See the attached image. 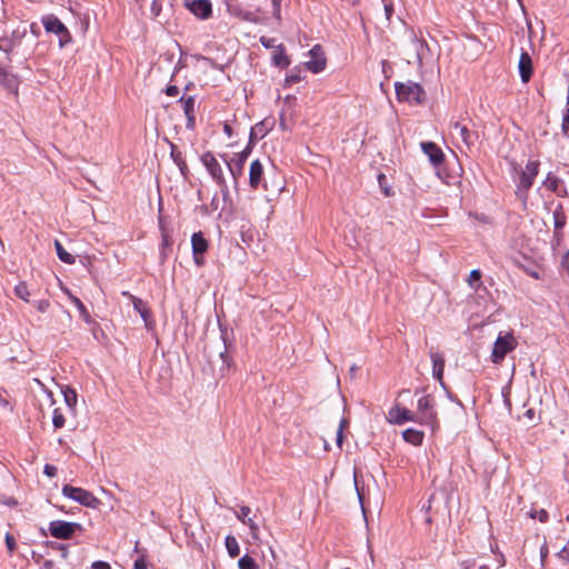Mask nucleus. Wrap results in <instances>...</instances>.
Segmentation results:
<instances>
[{
  "label": "nucleus",
  "mask_w": 569,
  "mask_h": 569,
  "mask_svg": "<svg viewBox=\"0 0 569 569\" xmlns=\"http://www.w3.org/2000/svg\"><path fill=\"white\" fill-rule=\"evenodd\" d=\"M249 184L253 190H257L262 184L264 190L271 196H278L283 189L281 181H278V183L272 182L269 186V182L264 180L263 166L258 159L250 164Z\"/></svg>",
  "instance_id": "obj_1"
},
{
  "label": "nucleus",
  "mask_w": 569,
  "mask_h": 569,
  "mask_svg": "<svg viewBox=\"0 0 569 569\" xmlns=\"http://www.w3.org/2000/svg\"><path fill=\"white\" fill-rule=\"evenodd\" d=\"M518 346V340L512 332H500L493 343L490 360L495 365H501L506 356Z\"/></svg>",
  "instance_id": "obj_2"
},
{
  "label": "nucleus",
  "mask_w": 569,
  "mask_h": 569,
  "mask_svg": "<svg viewBox=\"0 0 569 569\" xmlns=\"http://www.w3.org/2000/svg\"><path fill=\"white\" fill-rule=\"evenodd\" d=\"M436 401L431 395H425L418 399L416 418L421 425L430 426L432 429L438 427Z\"/></svg>",
  "instance_id": "obj_3"
},
{
  "label": "nucleus",
  "mask_w": 569,
  "mask_h": 569,
  "mask_svg": "<svg viewBox=\"0 0 569 569\" xmlns=\"http://www.w3.org/2000/svg\"><path fill=\"white\" fill-rule=\"evenodd\" d=\"M396 94L399 101H406L411 104H421L426 99L423 88L416 82L408 81L396 83Z\"/></svg>",
  "instance_id": "obj_4"
},
{
  "label": "nucleus",
  "mask_w": 569,
  "mask_h": 569,
  "mask_svg": "<svg viewBox=\"0 0 569 569\" xmlns=\"http://www.w3.org/2000/svg\"><path fill=\"white\" fill-rule=\"evenodd\" d=\"M62 495L69 499H72L80 503L81 506L96 509L100 506L101 501L90 491L80 488L73 487L70 485H64L61 490Z\"/></svg>",
  "instance_id": "obj_5"
},
{
  "label": "nucleus",
  "mask_w": 569,
  "mask_h": 569,
  "mask_svg": "<svg viewBox=\"0 0 569 569\" xmlns=\"http://www.w3.org/2000/svg\"><path fill=\"white\" fill-rule=\"evenodd\" d=\"M539 161H528L526 167L521 170L519 182L517 184L518 196L526 202L528 191L532 187L533 181L539 172Z\"/></svg>",
  "instance_id": "obj_6"
},
{
  "label": "nucleus",
  "mask_w": 569,
  "mask_h": 569,
  "mask_svg": "<svg viewBox=\"0 0 569 569\" xmlns=\"http://www.w3.org/2000/svg\"><path fill=\"white\" fill-rule=\"evenodd\" d=\"M41 22L47 32L54 33L59 37L60 47H64L71 42L69 30L54 14L43 16Z\"/></svg>",
  "instance_id": "obj_7"
},
{
  "label": "nucleus",
  "mask_w": 569,
  "mask_h": 569,
  "mask_svg": "<svg viewBox=\"0 0 569 569\" xmlns=\"http://www.w3.org/2000/svg\"><path fill=\"white\" fill-rule=\"evenodd\" d=\"M201 162L207 168L216 183L221 188V191L224 193L227 191V182L223 176L222 167L216 157L211 152H204L201 156Z\"/></svg>",
  "instance_id": "obj_8"
},
{
  "label": "nucleus",
  "mask_w": 569,
  "mask_h": 569,
  "mask_svg": "<svg viewBox=\"0 0 569 569\" xmlns=\"http://www.w3.org/2000/svg\"><path fill=\"white\" fill-rule=\"evenodd\" d=\"M309 59L305 61V67L312 73H319L326 69L327 59L320 44L313 46L308 52Z\"/></svg>",
  "instance_id": "obj_9"
},
{
  "label": "nucleus",
  "mask_w": 569,
  "mask_h": 569,
  "mask_svg": "<svg viewBox=\"0 0 569 569\" xmlns=\"http://www.w3.org/2000/svg\"><path fill=\"white\" fill-rule=\"evenodd\" d=\"M80 529L81 525L77 522L54 520L49 523L50 535L57 539H70Z\"/></svg>",
  "instance_id": "obj_10"
},
{
  "label": "nucleus",
  "mask_w": 569,
  "mask_h": 569,
  "mask_svg": "<svg viewBox=\"0 0 569 569\" xmlns=\"http://www.w3.org/2000/svg\"><path fill=\"white\" fill-rule=\"evenodd\" d=\"M251 509L248 506H241L238 511H236V517L239 521L246 525L250 530L251 539L254 543L261 542L260 537V528L253 518L250 517Z\"/></svg>",
  "instance_id": "obj_11"
},
{
  "label": "nucleus",
  "mask_w": 569,
  "mask_h": 569,
  "mask_svg": "<svg viewBox=\"0 0 569 569\" xmlns=\"http://www.w3.org/2000/svg\"><path fill=\"white\" fill-rule=\"evenodd\" d=\"M251 152V148L248 146L241 152H238L233 156V158L228 162L229 171L234 180V183L238 182V179L242 176L246 161Z\"/></svg>",
  "instance_id": "obj_12"
},
{
  "label": "nucleus",
  "mask_w": 569,
  "mask_h": 569,
  "mask_svg": "<svg viewBox=\"0 0 569 569\" xmlns=\"http://www.w3.org/2000/svg\"><path fill=\"white\" fill-rule=\"evenodd\" d=\"M184 7L199 19H209L212 14L210 0H184Z\"/></svg>",
  "instance_id": "obj_13"
},
{
  "label": "nucleus",
  "mask_w": 569,
  "mask_h": 569,
  "mask_svg": "<svg viewBox=\"0 0 569 569\" xmlns=\"http://www.w3.org/2000/svg\"><path fill=\"white\" fill-rule=\"evenodd\" d=\"M450 131L453 138L459 139L468 149L473 146L477 133L470 131L466 126L458 121L450 124Z\"/></svg>",
  "instance_id": "obj_14"
},
{
  "label": "nucleus",
  "mask_w": 569,
  "mask_h": 569,
  "mask_svg": "<svg viewBox=\"0 0 569 569\" xmlns=\"http://www.w3.org/2000/svg\"><path fill=\"white\" fill-rule=\"evenodd\" d=\"M191 246L194 262L198 266L202 264V254L208 250V241L203 237L202 232H194L191 237Z\"/></svg>",
  "instance_id": "obj_15"
},
{
  "label": "nucleus",
  "mask_w": 569,
  "mask_h": 569,
  "mask_svg": "<svg viewBox=\"0 0 569 569\" xmlns=\"http://www.w3.org/2000/svg\"><path fill=\"white\" fill-rule=\"evenodd\" d=\"M518 70H519L521 81L523 83L529 82L531 79V76H532L533 67H532V59H531L530 54L525 50H522L520 53L519 61H518Z\"/></svg>",
  "instance_id": "obj_16"
},
{
  "label": "nucleus",
  "mask_w": 569,
  "mask_h": 569,
  "mask_svg": "<svg viewBox=\"0 0 569 569\" xmlns=\"http://www.w3.org/2000/svg\"><path fill=\"white\" fill-rule=\"evenodd\" d=\"M27 30L26 28H18L12 31L11 37H1L0 38V50L9 53L13 50L16 46H18L22 38L26 36Z\"/></svg>",
  "instance_id": "obj_17"
},
{
  "label": "nucleus",
  "mask_w": 569,
  "mask_h": 569,
  "mask_svg": "<svg viewBox=\"0 0 569 569\" xmlns=\"http://www.w3.org/2000/svg\"><path fill=\"white\" fill-rule=\"evenodd\" d=\"M420 146H421L423 153L429 158L430 162L433 166H439L442 163V161L445 159V154H443L442 150L435 142L425 141V142H421Z\"/></svg>",
  "instance_id": "obj_18"
},
{
  "label": "nucleus",
  "mask_w": 569,
  "mask_h": 569,
  "mask_svg": "<svg viewBox=\"0 0 569 569\" xmlns=\"http://www.w3.org/2000/svg\"><path fill=\"white\" fill-rule=\"evenodd\" d=\"M390 421L397 425L405 423L407 421H417L415 412L409 409L395 407L389 410Z\"/></svg>",
  "instance_id": "obj_19"
},
{
  "label": "nucleus",
  "mask_w": 569,
  "mask_h": 569,
  "mask_svg": "<svg viewBox=\"0 0 569 569\" xmlns=\"http://www.w3.org/2000/svg\"><path fill=\"white\" fill-rule=\"evenodd\" d=\"M430 358L432 361V376L437 381H439V383L442 387H445V382H443L445 358L438 351H431Z\"/></svg>",
  "instance_id": "obj_20"
},
{
  "label": "nucleus",
  "mask_w": 569,
  "mask_h": 569,
  "mask_svg": "<svg viewBox=\"0 0 569 569\" xmlns=\"http://www.w3.org/2000/svg\"><path fill=\"white\" fill-rule=\"evenodd\" d=\"M545 187L555 192L558 197H566L567 189L561 179L553 176L552 173H548L546 180L543 181Z\"/></svg>",
  "instance_id": "obj_21"
},
{
  "label": "nucleus",
  "mask_w": 569,
  "mask_h": 569,
  "mask_svg": "<svg viewBox=\"0 0 569 569\" xmlns=\"http://www.w3.org/2000/svg\"><path fill=\"white\" fill-rule=\"evenodd\" d=\"M179 102L182 104L184 114L187 117V127L193 128L194 121H196V114H194V104L196 100L194 97L190 96L188 98L181 97Z\"/></svg>",
  "instance_id": "obj_22"
},
{
  "label": "nucleus",
  "mask_w": 569,
  "mask_h": 569,
  "mask_svg": "<svg viewBox=\"0 0 569 569\" xmlns=\"http://www.w3.org/2000/svg\"><path fill=\"white\" fill-rule=\"evenodd\" d=\"M0 84L11 92H17L19 80L14 74L4 69H0Z\"/></svg>",
  "instance_id": "obj_23"
},
{
  "label": "nucleus",
  "mask_w": 569,
  "mask_h": 569,
  "mask_svg": "<svg viewBox=\"0 0 569 569\" xmlns=\"http://www.w3.org/2000/svg\"><path fill=\"white\" fill-rule=\"evenodd\" d=\"M553 224H555V236L557 237V239L559 240L560 239V233H561V230L562 228L566 226L567 223V217L563 212V209H562V206L559 204L555 211H553Z\"/></svg>",
  "instance_id": "obj_24"
},
{
  "label": "nucleus",
  "mask_w": 569,
  "mask_h": 569,
  "mask_svg": "<svg viewBox=\"0 0 569 569\" xmlns=\"http://www.w3.org/2000/svg\"><path fill=\"white\" fill-rule=\"evenodd\" d=\"M62 291L68 296V298L71 300V302L74 305V307L79 310V313L81 318L87 322H91V317L89 315V311L87 310L86 306L82 303V301L71 293V291L67 288H63Z\"/></svg>",
  "instance_id": "obj_25"
},
{
  "label": "nucleus",
  "mask_w": 569,
  "mask_h": 569,
  "mask_svg": "<svg viewBox=\"0 0 569 569\" xmlns=\"http://www.w3.org/2000/svg\"><path fill=\"white\" fill-rule=\"evenodd\" d=\"M402 437L405 441L413 445L419 446L422 443L423 440V432L413 428H409L402 432Z\"/></svg>",
  "instance_id": "obj_26"
},
{
  "label": "nucleus",
  "mask_w": 569,
  "mask_h": 569,
  "mask_svg": "<svg viewBox=\"0 0 569 569\" xmlns=\"http://www.w3.org/2000/svg\"><path fill=\"white\" fill-rule=\"evenodd\" d=\"M272 61L276 66L281 68H287L290 64V59L286 54L284 47L282 44H278L272 54Z\"/></svg>",
  "instance_id": "obj_27"
},
{
  "label": "nucleus",
  "mask_w": 569,
  "mask_h": 569,
  "mask_svg": "<svg viewBox=\"0 0 569 569\" xmlns=\"http://www.w3.org/2000/svg\"><path fill=\"white\" fill-rule=\"evenodd\" d=\"M54 247H56L57 254L62 262L68 263V264L74 263L76 258L63 248V246L60 243V241L56 240Z\"/></svg>",
  "instance_id": "obj_28"
},
{
  "label": "nucleus",
  "mask_w": 569,
  "mask_h": 569,
  "mask_svg": "<svg viewBox=\"0 0 569 569\" xmlns=\"http://www.w3.org/2000/svg\"><path fill=\"white\" fill-rule=\"evenodd\" d=\"M226 549L231 558H236L240 553V547L233 536H227L224 539Z\"/></svg>",
  "instance_id": "obj_29"
},
{
  "label": "nucleus",
  "mask_w": 569,
  "mask_h": 569,
  "mask_svg": "<svg viewBox=\"0 0 569 569\" xmlns=\"http://www.w3.org/2000/svg\"><path fill=\"white\" fill-rule=\"evenodd\" d=\"M14 295L20 298L21 300L29 302L30 301V291L28 289V286L24 281H20L14 287Z\"/></svg>",
  "instance_id": "obj_30"
},
{
  "label": "nucleus",
  "mask_w": 569,
  "mask_h": 569,
  "mask_svg": "<svg viewBox=\"0 0 569 569\" xmlns=\"http://www.w3.org/2000/svg\"><path fill=\"white\" fill-rule=\"evenodd\" d=\"M122 296L127 297V298L132 302L133 309H134L138 313H140V312H141V310H143V309H147V308H148V307H147V303H146L143 300H141L140 298H138V297H136V296L131 295V293H130V292H128V291H123V292H122Z\"/></svg>",
  "instance_id": "obj_31"
},
{
  "label": "nucleus",
  "mask_w": 569,
  "mask_h": 569,
  "mask_svg": "<svg viewBox=\"0 0 569 569\" xmlns=\"http://www.w3.org/2000/svg\"><path fill=\"white\" fill-rule=\"evenodd\" d=\"M63 398L67 403V406L70 409H73L77 405V392L71 388H66L63 390Z\"/></svg>",
  "instance_id": "obj_32"
},
{
  "label": "nucleus",
  "mask_w": 569,
  "mask_h": 569,
  "mask_svg": "<svg viewBox=\"0 0 569 569\" xmlns=\"http://www.w3.org/2000/svg\"><path fill=\"white\" fill-rule=\"evenodd\" d=\"M561 131L565 137L569 138V96H568L566 109L563 110V113H562Z\"/></svg>",
  "instance_id": "obj_33"
},
{
  "label": "nucleus",
  "mask_w": 569,
  "mask_h": 569,
  "mask_svg": "<svg viewBox=\"0 0 569 569\" xmlns=\"http://www.w3.org/2000/svg\"><path fill=\"white\" fill-rule=\"evenodd\" d=\"M239 569H258V566L253 558L248 555L241 557L238 561Z\"/></svg>",
  "instance_id": "obj_34"
},
{
  "label": "nucleus",
  "mask_w": 569,
  "mask_h": 569,
  "mask_svg": "<svg viewBox=\"0 0 569 569\" xmlns=\"http://www.w3.org/2000/svg\"><path fill=\"white\" fill-rule=\"evenodd\" d=\"M66 419L60 409L53 410L52 423L56 429H60L64 426Z\"/></svg>",
  "instance_id": "obj_35"
},
{
  "label": "nucleus",
  "mask_w": 569,
  "mask_h": 569,
  "mask_svg": "<svg viewBox=\"0 0 569 569\" xmlns=\"http://www.w3.org/2000/svg\"><path fill=\"white\" fill-rule=\"evenodd\" d=\"M347 425H348L347 420L345 418H342L340 420L339 428L337 430V436H336V442H337V446L339 448H341V446H342V442H343V429L346 428Z\"/></svg>",
  "instance_id": "obj_36"
},
{
  "label": "nucleus",
  "mask_w": 569,
  "mask_h": 569,
  "mask_svg": "<svg viewBox=\"0 0 569 569\" xmlns=\"http://www.w3.org/2000/svg\"><path fill=\"white\" fill-rule=\"evenodd\" d=\"M33 307L41 313H44L50 308V301L48 299H41L33 301Z\"/></svg>",
  "instance_id": "obj_37"
},
{
  "label": "nucleus",
  "mask_w": 569,
  "mask_h": 569,
  "mask_svg": "<svg viewBox=\"0 0 569 569\" xmlns=\"http://www.w3.org/2000/svg\"><path fill=\"white\" fill-rule=\"evenodd\" d=\"M481 279V272L479 270H472L469 276V284L472 288H478Z\"/></svg>",
  "instance_id": "obj_38"
},
{
  "label": "nucleus",
  "mask_w": 569,
  "mask_h": 569,
  "mask_svg": "<svg viewBox=\"0 0 569 569\" xmlns=\"http://www.w3.org/2000/svg\"><path fill=\"white\" fill-rule=\"evenodd\" d=\"M529 516L532 518V519H536L538 518V520L540 522H546L548 520V512L545 510V509H540V510H531Z\"/></svg>",
  "instance_id": "obj_39"
},
{
  "label": "nucleus",
  "mask_w": 569,
  "mask_h": 569,
  "mask_svg": "<svg viewBox=\"0 0 569 569\" xmlns=\"http://www.w3.org/2000/svg\"><path fill=\"white\" fill-rule=\"evenodd\" d=\"M141 316V318L143 319L144 321V325L148 329H151L153 327V322L151 320V312H150V309L147 308V309H143L141 310V312L139 313Z\"/></svg>",
  "instance_id": "obj_40"
},
{
  "label": "nucleus",
  "mask_w": 569,
  "mask_h": 569,
  "mask_svg": "<svg viewBox=\"0 0 569 569\" xmlns=\"http://www.w3.org/2000/svg\"><path fill=\"white\" fill-rule=\"evenodd\" d=\"M32 381H33L37 386H39V387H40V389H41V390H42V391L48 396V398H49V399L51 400V402L53 403V393H52V391H51V390H49V389L46 387V385H44L42 381H40L38 378H34Z\"/></svg>",
  "instance_id": "obj_41"
},
{
  "label": "nucleus",
  "mask_w": 569,
  "mask_h": 569,
  "mask_svg": "<svg viewBox=\"0 0 569 569\" xmlns=\"http://www.w3.org/2000/svg\"><path fill=\"white\" fill-rule=\"evenodd\" d=\"M558 558L565 562H569V541L557 553Z\"/></svg>",
  "instance_id": "obj_42"
},
{
  "label": "nucleus",
  "mask_w": 569,
  "mask_h": 569,
  "mask_svg": "<svg viewBox=\"0 0 569 569\" xmlns=\"http://www.w3.org/2000/svg\"><path fill=\"white\" fill-rule=\"evenodd\" d=\"M260 42L261 44L264 47V48H274L277 49L278 44L276 43V39L274 38H268V37H261L260 38Z\"/></svg>",
  "instance_id": "obj_43"
},
{
  "label": "nucleus",
  "mask_w": 569,
  "mask_h": 569,
  "mask_svg": "<svg viewBox=\"0 0 569 569\" xmlns=\"http://www.w3.org/2000/svg\"><path fill=\"white\" fill-rule=\"evenodd\" d=\"M549 555V549L547 543L545 542L540 548V567L543 568L546 565V559Z\"/></svg>",
  "instance_id": "obj_44"
},
{
  "label": "nucleus",
  "mask_w": 569,
  "mask_h": 569,
  "mask_svg": "<svg viewBox=\"0 0 569 569\" xmlns=\"http://www.w3.org/2000/svg\"><path fill=\"white\" fill-rule=\"evenodd\" d=\"M6 545L9 550V552H13L16 549V539L10 533L6 535Z\"/></svg>",
  "instance_id": "obj_45"
},
{
  "label": "nucleus",
  "mask_w": 569,
  "mask_h": 569,
  "mask_svg": "<svg viewBox=\"0 0 569 569\" xmlns=\"http://www.w3.org/2000/svg\"><path fill=\"white\" fill-rule=\"evenodd\" d=\"M171 157L173 158L174 162L180 167L182 170V167L186 166L184 161L181 159V153L176 151L174 148L171 150Z\"/></svg>",
  "instance_id": "obj_46"
},
{
  "label": "nucleus",
  "mask_w": 569,
  "mask_h": 569,
  "mask_svg": "<svg viewBox=\"0 0 569 569\" xmlns=\"http://www.w3.org/2000/svg\"><path fill=\"white\" fill-rule=\"evenodd\" d=\"M57 467L53 465H46L43 468V473L50 478L54 477L57 475Z\"/></svg>",
  "instance_id": "obj_47"
},
{
  "label": "nucleus",
  "mask_w": 569,
  "mask_h": 569,
  "mask_svg": "<svg viewBox=\"0 0 569 569\" xmlns=\"http://www.w3.org/2000/svg\"><path fill=\"white\" fill-rule=\"evenodd\" d=\"M133 569H148L144 556H141L134 561Z\"/></svg>",
  "instance_id": "obj_48"
},
{
  "label": "nucleus",
  "mask_w": 569,
  "mask_h": 569,
  "mask_svg": "<svg viewBox=\"0 0 569 569\" xmlns=\"http://www.w3.org/2000/svg\"><path fill=\"white\" fill-rule=\"evenodd\" d=\"M91 569H111V566L106 561L98 560L92 562Z\"/></svg>",
  "instance_id": "obj_49"
},
{
  "label": "nucleus",
  "mask_w": 569,
  "mask_h": 569,
  "mask_svg": "<svg viewBox=\"0 0 569 569\" xmlns=\"http://www.w3.org/2000/svg\"><path fill=\"white\" fill-rule=\"evenodd\" d=\"M166 93L169 96V97H176L179 94V88L177 86H168L166 88Z\"/></svg>",
  "instance_id": "obj_50"
},
{
  "label": "nucleus",
  "mask_w": 569,
  "mask_h": 569,
  "mask_svg": "<svg viewBox=\"0 0 569 569\" xmlns=\"http://www.w3.org/2000/svg\"><path fill=\"white\" fill-rule=\"evenodd\" d=\"M561 267L566 270H569V252H565L561 259Z\"/></svg>",
  "instance_id": "obj_51"
},
{
  "label": "nucleus",
  "mask_w": 569,
  "mask_h": 569,
  "mask_svg": "<svg viewBox=\"0 0 569 569\" xmlns=\"http://www.w3.org/2000/svg\"><path fill=\"white\" fill-rule=\"evenodd\" d=\"M223 131H224V133H226L228 137H231V136H232V128H231V126H230V124L224 123V126H223Z\"/></svg>",
  "instance_id": "obj_52"
},
{
  "label": "nucleus",
  "mask_w": 569,
  "mask_h": 569,
  "mask_svg": "<svg viewBox=\"0 0 569 569\" xmlns=\"http://www.w3.org/2000/svg\"><path fill=\"white\" fill-rule=\"evenodd\" d=\"M280 8L281 7H273V17L277 19V20H280Z\"/></svg>",
  "instance_id": "obj_53"
},
{
  "label": "nucleus",
  "mask_w": 569,
  "mask_h": 569,
  "mask_svg": "<svg viewBox=\"0 0 569 569\" xmlns=\"http://www.w3.org/2000/svg\"><path fill=\"white\" fill-rule=\"evenodd\" d=\"M412 42L417 50H418V48H423V43L420 42L419 40H417L416 38L413 39Z\"/></svg>",
  "instance_id": "obj_54"
},
{
  "label": "nucleus",
  "mask_w": 569,
  "mask_h": 569,
  "mask_svg": "<svg viewBox=\"0 0 569 569\" xmlns=\"http://www.w3.org/2000/svg\"><path fill=\"white\" fill-rule=\"evenodd\" d=\"M300 80V78L298 76H290L287 78V81H291V82H298Z\"/></svg>",
  "instance_id": "obj_55"
},
{
  "label": "nucleus",
  "mask_w": 569,
  "mask_h": 569,
  "mask_svg": "<svg viewBox=\"0 0 569 569\" xmlns=\"http://www.w3.org/2000/svg\"><path fill=\"white\" fill-rule=\"evenodd\" d=\"M201 61L204 63V64H213L212 60L209 59V58H206V57H202L201 58Z\"/></svg>",
  "instance_id": "obj_56"
},
{
  "label": "nucleus",
  "mask_w": 569,
  "mask_h": 569,
  "mask_svg": "<svg viewBox=\"0 0 569 569\" xmlns=\"http://www.w3.org/2000/svg\"><path fill=\"white\" fill-rule=\"evenodd\" d=\"M2 502H3V503H7V505H9V506H14V505H17V501H16L14 499H12V498H11V499H9V500H7V501H2Z\"/></svg>",
  "instance_id": "obj_57"
},
{
  "label": "nucleus",
  "mask_w": 569,
  "mask_h": 569,
  "mask_svg": "<svg viewBox=\"0 0 569 569\" xmlns=\"http://www.w3.org/2000/svg\"><path fill=\"white\" fill-rule=\"evenodd\" d=\"M281 1L282 0H272V6L273 7H281Z\"/></svg>",
  "instance_id": "obj_58"
},
{
  "label": "nucleus",
  "mask_w": 569,
  "mask_h": 569,
  "mask_svg": "<svg viewBox=\"0 0 569 569\" xmlns=\"http://www.w3.org/2000/svg\"><path fill=\"white\" fill-rule=\"evenodd\" d=\"M356 370H357V366L356 365L350 367L351 375H355Z\"/></svg>",
  "instance_id": "obj_59"
},
{
  "label": "nucleus",
  "mask_w": 569,
  "mask_h": 569,
  "mask_svg": "<svg viewBox=\"0 0 569 569\" xmlns=\"http://www.w3.org/2000/svg\"><path fill=\"white\" fill-rule=\"evenodd\" d=\"M51 566H52V562H51V561H46V562H44V567H46L47 569H50V567H51Z\"/></svg>",
  "instance_id": "obj_60"
},
{
  "label": "nucleus",
  "mask_w": 569,
  "mask_h": 569,
  "mask_svg": "<svg viewBox=\"0 0 569 569\" xmlns=\"http://www.w3.org/2000/svg\"><path fill=\"white\" fill-rule=\"evenodd\" d=\"M347 1H348L351 6H356V4L359 2V0H347Z\"/></svg>",
  "instance_id": "obj_61"
},
{
  "label": "nucleus",
  "mask_w": 569,
  "mask_h": 569,
  "mask_svg": "<svg viewBox=\"0 0 569 569\" xmlns=\"http://www.w3.org/2000/svg\"><path fill=\"white\" fill-rule=\"evenodd\" d=\"M0 403L3 405V406H7L8 405V401L6 400H0Z\"/></svg>",
  "instance_id": "obj_62"
},
{
  "label": "nucleus",
  "mask_w": 569,
  "mask_h": 569,
  "mask_svg": "<svg viewBox=\"0 0 569 569\" xmlns=\"http://www.w3.org/2000/svg\"><path fill=\"white\" fill-rule=\"evenodd\" d=\"M479 569H489L488 566H481Z\"/></svg>",
  "instance_id": "obj_63"
},
{
  "label": "nucleus",
  "mask_w": 569,
  "mask_h": 569,
  "mask_svg": "<svg viewBox=\"0 0 569 569\" xmlns=\"http://www.w3.org/2000/svg\"><path fill=\"white\" fill-rule=\"evenodd\" d=\"M152 10H153V11H154V10H158V9H157V7H156V3H153V6H152Z\"/></svg>",
  "instance_id": "obj_64"
}]
</instances>
